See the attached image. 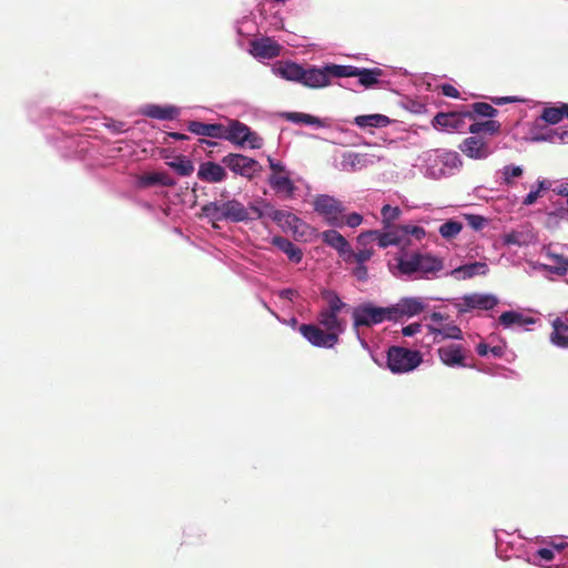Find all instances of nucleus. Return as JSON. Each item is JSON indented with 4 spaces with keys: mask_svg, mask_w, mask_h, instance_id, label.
<instances>
[{
    "mask_svg": "<svg viewBox=\"0 0 568 568\" xmlns=\"http://www.w3.org/2000/svg\"><path fill=\"white\" fill-rule=\"evenodd\" d=\"M186 128L193 134L212 139H223L225 132V125L221 123H203L200 121H190Z\"/></svg>",
    "mask_w": 568,
    "mask_h": 568,
    "instance_id": "16",
    "label": "nucleus"
},
{
    "mask_svg": "<svg viewBox=\"0 0 568 568\" xmlns=\"http://www.w3.org/2000/svg\"><path fill=\"white\" fill-rule=\"evenodd\" d=\"M462 229H463L462 223H459L457 221L449 220L439 226V234L444 239L449 240V239L456 237L460 233Z\"/></svg>",
    "mask_w": 568,
    "mask_h": 568,
    "instance_id": "39",
    "label": "nucleus"
},
{
    "mask_svg": "<svg viewBox=\"0 0 568 568\" xmlns=\"http://www.w3.org/2000/svg\"><path fill=\"white\" fill-rule=\"evenodd\" d=\"M223 139L240 146L248 143L252 149H260L263 145V139L239 120H231L230 124L225 125Z\"/></svg>",
    "mask_w": 568,
    "mask_h": 568,
    "instance_id": "5",
    "label": "nucleus"
},
{
    "mask_svg": "<svg viewBox=\"0 0 568 568\" xmlns=\"http://www.w3.org/2000/svg\"><path fill=\"white\" fill-rule=\"evenodd\" d=\"M429 320L436 324H440L448 320V315L442 314L439 312H433L429 316Z\"/></svg>",
    "mask_w": 568,
    "mask_h": 568,
    "instance_id": "55",
    "label": "nucleus"
},
{
    "mask_svg": "<svg viewBox=\"0 0 568 568\" xmlns=\"http://www.w3.org/2000/svg\"><path fill=\"white\" fill-rule=\"evenodd\" d=\"M539 195V191H530L524 199L523 204L527 206L532 205L537 201Z\"/></svg>",
    "mask_w": 568,
    "mask_h": 568,
    "instance_id": "53",
    "label": "nucleus"
},
{
    "mask_svg": "<svg viewBox=\"0 0 568 568\" xmlns=\"http://www.w3.org/2000/svg\"><path fill=\"white\" fill-rule=\"evenodd\" d=\"M295 291L294 290H291V288H286V290H283L281 293H280V296L283 297V298H287V300H292L293 296L295 295Z\"/></svg>",
    "mask_w": 568,
    "mask_h": 568,
    "instance_id": "62",
    "label": "nucleus"
},
{
    "mask_svg": "<svg viewBox=\"0 0 568 568\" xmlns=\"http://www.w3.org/2000/svg\"><path fill=\"white\" fill-rule=\"evenodd\" d=\"M541 119L549 124H557L562 120L561 105L545 108Z\"/></svg>",
    "mask_w": 568,
    "mask_h": 568,
    "instance_id": "41",
    "label": "nucleus"
},
{
    "mask_svg": "<svg viewBox=\"0 0 568 568\" xmlns=\"http://www.w3.org/2000/svg\"><path fill=\"white\" fill-rule=\"evenodd\" d=\"M428 332L433 334L435 337V342H438L437 336H440L442 339H463L462 329L455 325L453 322L446 323L443 326L438 327L433 324L426 325Z\"/></svg>",
    "mask_w": 568,
    "mask_h": 568,
    "instance_id": "23",
    "label": "nucleus"
},
{
    "mask_svg": "<svg viewBox=\"0 0 568 568\" xmlns=\"http://www.w3.org/2000/svg\"><path fill=\"white\" fill-rule=\"evenodd\" d=\"M225 169L215 162H203L197 170L199 180L206 183H219L226 179Z\"/></svg>",
    "mask_w": 568,
    "mask_h": 568,
    "instance_id": "15",
    "label": "nucleus"
},
{
    "mask_svg": "<svg viewBox=\"0 0 568 568\" xmlns=\"http://www.w3.org/2000/svg\"><path fill=\"white\" fill-rule=\"evenodd\" d=\"M275 72L285 80L300 83H302V80L305 77V69L294 62H285L280 64Z\"/></svg>",
    "mask_w": 568,
    "mask_h": 568,
    "instance_id": "25",
    "label": "nucleus"
},
{
    "mask_svg": "<svg viewBox=\"0 0 568 568\" xmlns=\"http://www.w3.org/2000/svg\"><path fill=\"white\" fill-rule=\"evenodd\" d=\"M390 314L389 306L381 307L372 303L362 304L353 311L354 328H358L359 326L369 327L383 323L384 321H390Z\"/></svg>",
    "mask_w": 568,
    "mask_h": 568,
    "instance_id": "6",
    "label": "nucleus"
},
{
    "mask_svg": "<svg viewBox=\"0 0 568 568\" xmlns=\"http://www.w3.org/2000/svg\"><path fill=\"white\" fill-rule=\"evenodd\" d=\"M423 356L419 351L392 346L387 352V365L393 373H407L420 365Z\"/></svg>",
    "mask_w": 568,
    "mask_h": 568,
    "instance_id": "3",
    "label": "nucleus"
},
{
    "mask_svg": "<svg viewBox=\"0 0 568 568\" xmlns=\"http://www.w3.org/2000/svg\"><path fill=\"white\" fill-rule=\"evenodd\" d=\"M176 181L165 172H152L140 175L138 178V186L141 189L151 187L153 185H162L172 187Z\"/></svg>",
    "mask_w": 568,
    "mask_h": 568,
    "instance_id": "20",
    "label": "nucleus"
},
{
    "mask_svg": "<svg viewBox=\"0 0 568 568\" xmlns=\"http://www.w3.org/2000/svg\"><path fill=\"white\" fill-rule=\"evenodd\" d=\"M535 322H536L535 318L524 317L523 314L514 312V311L504 312L499 316V323L505 327H509L514 324H517V325L534 324Z\"/></svg>",
    "mask_w": 568,
    "mask_h": 568,
    "instance_id": "33",
    "label": "nucleus"
},
{
    "mask_svg": "<svg viewBox=\"0 0 568 568\" xmlns=\"http://www.w3.org/2000/svg\"><path fill=\"white\" fill-rule=\"evenodd\" d=\"M363 222V216L358 213H351L346 216H344V225H347L349 227H357Z\"/></svg>",
    "mask_w": 568,
    "mask_h": 568,
    "instance_id": "45",
    "label": "nucleus"
},
{
    "mask_svg": "<svg viewBox=\"0 0 568 568\" xmlns=\"http://www.w3.org/2000/svg\"><path fill=\"white\" fill-rule=\"evenodd\" d=\"M272 244L284 252L292 262L300 263L302 261V250L288 239L284 236H274L272 239Z\"/></svg>",
    "mask_w": 568,
    "mask_h": 568,
    "instance_id": "24",
    "label": "nucleus"
},
{
    "mask_svg": "<svg viewBox=\"0 0 568 568\" xmlns=\"http://www.w3.org/2000/svg\"><path fill=\"white\" fill-rule=\"evenodd\" d=\"M202 214L213 221L248 222L250 211L243 203L233 199L226 202H210L202 206Z\"/></svg>",
    "mask_w": 568,
    "mask_h": 568,
    "instance_id": "2",
    "label": "nucleus"
},
{
    "mask_svg": "<svg viewBox=\"0 0 568 568\" xmlns=\"http://www.w3.org/2000/svg\"><path fill=\"white\" fill-rule=\"evenodd\" d=\"M547 256L556 263V265L545 266L550 273L562 276L568 272V257L550 252Z\"/></svg>",
    "mask_w": 568,
    "mask_h": 568,
    "instance_id": "36",
    "label": "nucleus"
},
{
    "mask_svg": "<svg viewBox=\"0 0 568 568\" xmlns=\"http://www.w3.org/2000/svg\"><path fill=\"white\" fill-rule=\"evenodd\" d=\"M353 275L362 282H365L368 277V270L364 264H357V266L353 270Z\"/></svg>",
    "mask_w": 568,
    "mask_h": 568,
    "instance_id": "47",
    "label": "nucleus"
},
{
    "mask_svg": "<svg viewBox=\"0 0 568 568\" xmlns=\"http://www.w3.org/2000/svg\"><path fill=\"white\" fill-rule=\"evenodd\" d=\"M523 168L518 165H506L503 169L504 182L506 185L513 184L514 178H519L523 175Z\"/></svg>",
    "mask_w": 568,
    "mask_h": 568,
    "instance_id": "42",
    "label": "nucleus"
},
{
    "mask_svg": "<svg viewBox=\"0 0 568 568\" xmlns=\"http://www.w3.org/2000/svg\"><path fill=\"white\" fill-rule=\"evenodd\" d=\"M300 333L316 347H333L338 342L336 332L327 333L314 324H302Z\"/></svg>",
    "mask_w": 568,
    "mask_h": 568,
    "instance_id": "11",
    "label": "nucleus"
},
{
    "mask_svg": "<svg viewBox=\"0 0 568 568\" xmlns=\"http://www.w3.org/2000/svg\"><path fill=\"white\" fill-rule=\"evenodd\" d=\"M250 213H251V219L250 221H254V220H260L263 217V211L261 207H258L257 205L255 204H251L248 207H246Z\"/></svg>",
    "mask_w": 568,
    "mask_h": 568,
    "instance_id": "50",
    "label": "nucleus"
},
{
    "mask_svg": "<svg viewBox=\"0 0 568 568\" xmlns=\"http://www.w3.org/2000/svg\"><path fill=\"white\" fill-rule=\"evenodd\" d=\"M322 241L336 250L338 256L344 261L346 255H349L351 244L349 242L337 231L327 230L321 233Z\"/></svg>",
    "mask_w": 568,
    "mask_h": 568,
    "instance_id": "17",
    "label": "nucleus"
},
{
    "mask_svg": "<svg viewBox=\"0 0 568 568\" xmlns=\"http://www.w3.org/2000/svg\"><path fill=\"white\" fill-rule=\"evenodd\" d=\"M268 183L276 193H283L286 197H292L296 190L293 181L284 173L272 174Z\"/></svg>",
    "mask_w": 568,
    "mask_h": 568,
    "instance_id": "22",
    "label": "nucleus"
},
{
    "mask_svg": "<svg viewBox=\"0 0 568 568\" xmlns=\"http://www.w3.org/2000/svg\"><path fill=\"white\" fill-rule=\"evenodd\" d=\"M499 300L494 294L471 293L464 295L455 306L459 313H467L473 310L489 311L497 306Z\"/></svg>",
    "mask_w": 568,
    "mask_h": 568,
    "instance_id": "9",
    "label": "nucleus"
},
{
    "mask_svg": "<svg viewBox=\"0 0 568 568\" xmlns=\"http://www.w3.org/2000/svg\"><path fill=\"white\" fill-rule=\"evenodd\" d=\"M467 118L464 112H439L433 119L434 128L459 130L464 126V119Z\"/></svg>",
    "mask_w": 568,
    "mask_h": 568,
    "instance_id": "19",
    "label": "nucleus"
},
{
    "mask_svg": "<svg viewBox=\"0 0 568 568\" xmlns=\"http://www.w3.org/2000/svg\"><path fill=\"white\" fill-rule=\"evenodd\" d=\"M489 267L484 262H474L469 264L460 265L450 272V275L456 280H467L475 275H486Z\"/></svg>",
    "mask_w": 568,
    "mask_h": 568,
    "instance_id": "21",
    "label": "nucleus"
},
{
    "mask_svg": "<svg viewBox=\"0 0 568 568\" xmlns=\"http://www.w3.org/2000/svg\"><path fill=\"white\" fill-rule=\"evenodd\" d=\"M505 243L506 244H518L517 234L516 233H509L505 236Z\"/></svg>",
    "mask_w": 568,
    "mask_h": 568,
    "instance_id": "61",
    "label": "nucleus"
},
{
    "mask_svg": "<svg viewBox=\"0 0 568 568\" xmlns=\"http://www.w3.org/2000/svg\"><path fill=\"white\" fill-rule=\"evenodd\" d=\"M375 235H378L377 230L362 232L357 236V242L361 245L366 246L371 241H376Z\"/></svg>",
    "mask_w": 568,
    "mask_h": 568,
    "instance_id": "46",
    "label": "nucleus"
},
{
    "mask_svg": "<svg viewBox=\"0 0 568 568\" xmlns=\"http://www.w3.org/2000/svg\"><path fill=\"white\" fill-rule=\"evenodd\" d=\"M374 255L373 248H363L358 252H354V250L349 248V255H346L344 258L345 263H357V264H364L365 262L369 261L372 256Z\"/></svg>",
    "mask_w": 568,
    "mask_h": 568,
    "instance_id": "37",
    "label": "nucleus"
},
{
    "mask_svg": "<svg viewBox=\"0 0 568 568\" xmlns=\"http://www.w3.org/2000/svg\"><path fill=\"white\" fill-rule=\"evenodd\" d=\"M222 164L235 174L247 179H252L262 169L256 160L240 153H230L225 155L222 159Z\"/></svg>",
    "mask_w": 568,
    "mask_h": 568,
    "instance_id": "8",
    "label": "nucleus"
},
{
    "mask_svg": "<svg viewBox=\"0 0 568 568\" xmlns=\"http://www.w3.org/2000/svg\"><path fill=\"white\" fill-rule=\"evenodd\" d=\"M440 362L448 367H466V349L459 344H448L437 349Z\"/></svg>",
    "mask_w": 568,
    "mask_h": 568,
    "instance_id": "14",
    "label": "nucleus"
},
{
    "mask_svg": "<svg viewBox=\"0 0 568 568\" xmlns=\"http://www.w3.org/2000/svg\"><path fill=\"white\" fill-rule=\"evenodd\" d=\"M354 123L359 128H384L390 123V120L383 114L357 115Z\"/></svg>",
    "mask_w": 568,
    "mask_h": 568,
    "instance_id": "29",
    "label": "nucleus"
},
{
    "mask_svg": "<svg viewBox=\"0 0 568 568\" xmlns=\"http://www.w3.org/2000/svg\"><path fill=\"white\" fill-rule=\"evenodd\" d=\"M465 217L468 225L475 231L481 230L486 223V219L481 215L468 214Z\"/></svg>",
    "mask_w": 568,
    "mask_h": 568,
    "instance_id": "44",
    "label": "nucleus"
},
{
    "mask_svg": "<svg viewBox=\"0 0 568 568\" xmlns=\"http://www.w3.org/2000/svg\"><path fill=\"white\" fill-rule=\"evenodd\" d=\"M314 211L324 216L328 225L334 227L344 226L343 213L345 207L343 203L327 194L317 195L314 200Z\"/></svg>",
    "mask_w": 568,
    "mask_h": 568,
    "instance_id": "4",
    "label": "nucleus"
},
{
    "mask_svg": "<svg viewBox=\"0 0 568 568\" xmlns=\"http://www.w3.org/2000/svg\"><path fill=\"white\" fill-rule=\"evenodd\" d=\"M285 216H287V217H293L294 220H297L294 215H292V214H290V213H288V214H286V213H284L283 211H278V210H276V211H274V212H273L272 219H273L274 221L281 222Z\"/></svg>",
    "mask_w": 568,
    "mask_h": 568,
    "instance_id": "57",
    "label": "nucleus"
},
{
    "mask_svg": "<svg viewBox=\"0 0 568 568\" xmlns=\"http://www.w3.org/2000/svg\"><path fill=\"white\" fill-rule=\"evenodd\" d=\"M396 271L392 270V273L395 276L412 277L414 274L418 273V277L427 278L428 275H435L444 267V262L442 258L423 253H413L406 257L398 256L396 257Z\"/></svg>",
    "mask_w": 568,
    "mask_h": 568,
    "instance_id": "1",
    "label": "nucleus"
},
{
    "mask_svg": "<svg viewBox=\"0 0 568 568\" xmlns=\"http://www.w3.org/2000/svg\"><path fill=\"white\" fill-rule=\"evenodd\" d=\"M550 187V183L546 180H542V181H538V189L536 191H539V193L541 191H546Z\"/></svg>",
    "mask_w": 568,
    "mask_h": 568,
    "instance_id": "64",
    "label": "nucleus"
},
{
    "mask_svg": "<svg viewBox=\"0 0 568 568\" xmlns=\"http://www.w3.org/2000/svg\"><path fill=\"white\" fill-rule=\"evenodd\" d=\"M168 165L178 172L181 176H189L194 171V165L191 160L185 156H176L174 161L169 162Z\"/></svg>",
    "mask_w": 568,
    "mask_h": 568,
    "instance_id": "35",
    "label": "nucleus"
},
{
    "mask_svg": "<svg viewBox=\"0 0 568 568\" xmlns=\"http://www.w3.org/2000/svg\"><path fill=\"white\" fill-rule=\"evenodd\" d=\"M267 161L270 163L271 170L273 171L272 174L284 173L285 168L283 166L282 163L275 162L271 156L267 158Z\"/></svg>",
    "mask_w": 568,
    "mask_h": 568,
    "instance_id": "52",
    "label": "nucleus"
},
{
    "mask_svg": "<svg viewBox=\"0 0 568 568\" xmlns=\"http://www.w3.org/2000/svg\"><path fill=\"white\" fill-rule=\"evenodd\" d=\"M285 119L294 122V123H302L303 113L300 112H288L284 114Z\"/></svg>",
    "mask_w": 568,
    "mask_h": 568,
    "instance_id": "56",
    "label": "nucleus"
},
{
    "mask_svg": "<svg viewBox=\"0 0 568 568\" xmlns=\"http://www.w3.org/2000/svg\"><path fill=\"white\" fill-rule=\"evenodd\" d=\"M367 164V158L365 154L356 152H347L343 154L342 166L347 172H355L362 170Z\"/></svg>",
    "mask_w": 568,
    "mask_h": 568,
    "instance_id": "28",
    "label": "nucleus"
},
{
    "mask_svg": "<svg viewBox=\"0 0 568 568\" xmlns=\"http://www.w3.org/2000/svg\"><path fill=\"white\" fill-rule=\"evenodd\" d=\"M169 136L174 140H189V136L186 134L179 133V132H170Z\"/></svg>",
    "mask_w": 568,
    "mask_h": 568,
    "instance_id": "63",
    "label": "nucleus"
},
{
    "mask_svg": "<svg viewBox=\"0 0 568 568\" xmlns=\"http://www.w3.org/2000/svg\"><path fill=\"white\" fill-rule=\"evenodd\" d=\"M281 45L271 38H263L252 42V52L255 57L273 59L280 55Z\"/></svg>",
    "mask_w": 568,
    "mask_h": 568,
    "instance_id": "18",
    "label": "nucleus"
},
{
    "mask_svg": "<svg viewBox=\"0 0 568 568\" xmlns=\"http://www.w3.org/2000/svg\"><path fill=\"white\" fill-rule=\"evenodd\" d=\"M399 232L400 235H413L417 240H422L426 235V232L423 227L413 225L402 226L399 227Z\"/></svg>",
    "mask_w": 568,
    "mask_h": 568,
    "instance_id": "43",
    "label": "nucleus"
},
{
    "mask_svg": "<svg viewBox=\"0 0 568 568\" xmlns=\"http://www.w3.org/2000/svg\"><path fill=\"white\" fill-rule=\"evenodd\" d=\"M470 111H465L464 114L470 119L474 120L476 116H484L493 119L497 115L498 111L490 104L486 102H476L470 105Z\"/></svg>",
    "mask_w": 568,
    "mask_h": 568,
    "instance_id": "30",
    "label": "nucleus"
},
{
    "mask_svg": "<svg viewBox=\"0 0 568 568\" xmlns=\"http://www.w3.org/2000/svg\"><path fill=\"white\" fill-rule=\"evenodd\" d=\"M537 554L541 559L547 561L552 560L555 556L554 551L548 548H540Z\"/></svg>",
    "mask_w": 568,
    "mask_h": 568,
    "instance_id": "54",
    "label": "nucleus"
},
{
    "mask_svg": "<svg viewBox=\"0 0 568 568\" xmlns=\"http://www.w3.org/2000/svg\"><path fill=\"white\" fill-rule=\"evenodd\" d=\"M336 64H326L323 68L311 67L305 69V77L302 84L312 89H320L327 87L331 83V78H336L333 69Z\"/></svg>",
    "mask_w": 568,
    "mask_h": 568,
    "instance_id": "13",
    "label": "nucleus"
},
{
    "mask_svg": "<svg viewBox=\"0 0 568 568\" xmlns=\"http://www.w3.org/2000/svg\"><path fill=\"white\" fill-rule=\"evenodd\" d=\"M420 329H422V324L412 323V324L403 327L402 333L404 336H413V335L419 333Z\"/></svg>",
    "mask_w": 568,
    "mask_h": 568,
    "instance_id": "49",
    "label": "nucleus"
},
{
    "mask_svg": "<svg viewBox=\"0 0 568 568\" xmlns=\"http://www.w3.org/2000/svg\"><path fill=\"white\" fill-rule=\"evenodd\" d=\"M440 89H442V93L445 97L457 99L460 95L459 91L452 84H448V83L443 84Z\"/></svg>",
    "mask_w": 568,
    "mask_h": 568,
    "instance_id": "48",
    "label": "nucleus"
},
{
    "mask_svg": "<svg viewBox=\"0 0 568 568\" xmlns=\"http://www.w3.org/2000/svg\"><path fill=\"white\" fill-rule=\"evenodd\" d=\"M382 222L384 224V227L385 229H389L390 227V224L392 222H394L395 220H397L400 215V210L396 206V207H393L388 204L384 205L382 207Z\"/></svg>",
    "mask_w": 568,
    "mask_h": 568,
    "instance_id": "40",
    "label": "nucleus"
},
{
    "mask_svg": "<svg viewBox=\"0 0 568 568\" xmlns=\"http://www.w3.org/2000/svg\"><path fill=\"white\" fill-rule=\"evenodd\" d=\"M143 114L158 120H173L179 115V109L175 106L149 104L143 109Z\"/></svg>",
    "mask_w": 568,
    "mask_h": 568,
    "instance_id": "26",
    "label": "nucleus"
},
{
    "mask_svg": "<svg viewBox=\"0 0 568 568\" xmlns=\"http://www.w3.org/2000/svg\"><path fill=\"white\" fill-rule=\"evenodd\" d=\"M333 73L336 78H358V82L364 88H372L377 84L379 78L383 75V70L379 68L365 69L354 65H335Z\"/></svg>",
    "mask_w": 568,
    "mask_h": 568,
    "instance_id": "7",
    "label": "nucleus"
},
{
    "mask_svg": "<svg viewBox=\"0 0 568 568\" xmlns=\"http://www.w3.org/2000/svg\"><path fill=\"white\" fill-rule=\"evenodd\" d=\"M377 234L378 235H375V239L378 246L382 248H386L390 245H398L402 241L399 227L389 230L387 232H381L377 230Z\"/></svg>",
    "mask_w": 568,
    "mask_h": 568,
    "instance_id": "34",
    "label": "nucleus"
},
{
    "mask_svg": "<svg viewBox=\"0 0 568 568\" xmlns=\"http://www.w3.org/2000/svg\"><path fill=\"white\" fill-rule=\"evenodd\" d=\"M459 150L468 158L475 160H484L488 158L493 151L488 141L483 135L473 134L466 138L459 145Z\"/></svg>",
    "mask_w": 568,
    "mask_h": 568,
    "instance_id": "12",
    "label": "nucleus"
},
{
    "mask_svg": "<svg viewBox=\"0 0 568 568\" xmlns=\"http://www.w3.org/2000/svg\"><path fill=\"white\" fill-rule=\"evenodd\" d=\"M551 342L560 347H568V325L561 320L554 321Z\"/></svg>",
    "mask_w": 568,
    "mask_h": 568,
    "instance_id": "31",
    "label": "nucleus"
},
{
    "mask_svg": "<svg viewBox=\"0 0 568 568\" xmlns=\"http://www.w3.org/2000/svg\"><path fill=\"white\" fill-rule=\"evenodd\" d=\"M489 353L494 357L499 358L504 355L505 348L503 346H493V347H489Z\"/></svg>",
    "mask_w": 568,
    "mask_h": 568,
    "instance_id": "58",
    "label": "nucleus"
},
{
    "mask_svg": "<svg viewBox=\"0 0 568 568\" xmlns=\"http://www.w3.org/2000/svg\"><path fill=\"white\" fill-rule=\"evenodd\" d=\"M337 313L322 310L318 314V322L323 325L327 333L336 332L337 335L344 331L343 322L338 318Z\"/></svg>",
    "mask_w": 568,
    "mask_h": 568,
    "instance_id": "27",
    "label": "nucleus"
},
{
    "mask_svg": "<svg viewBox=\"0 0 568 568\" xmlns=\"http://www.w3.org/2000/svg\"><path fill=\"white\" fill-rule=\"evenodd\" d=\"M302 123L308 125H322V121L318 118L306 113H303Z\"/></svg>",
    "mask_w": 568,
    "mask_h": 568,
    "instance_id": "51",
    "label": "nucleus"
},
{
    "mask_svg": "<svg viewBox=\"0 0 568 568\" xmlns=\"http://www.w3.org/2000/svg\"><path fill=\"white\" fill-rule=\"evenodd\" d=\"M476 351L479 356H487L489 354V346L485 343H479Z\"/></svg>",
    "mask_w": 568,
    "mask_h": 568,
    "instance_id": "59",
    "label": "nucleus"
},
{
    "mask_svg": "<svg viewBox=\"0 0 568 568\" xmlns=\"http://www.w3.org/2000/svg\"><path fill=\"white\" fill-rule=\"evenodd\" d=\"M501 124L493 119H489L484 122H475L469 126V132L471 134L488 133L489 135H494L500 132Z\"/></svg>",
    "mask_w": 568,
    "mask_h": 568,
    "instance_id": "32",
    "label": "nucleus"
},
{
    "mask_svg": "<svg viewBox=\"0 0 568 568\" xmlns=\"http://www.w3.org/2000/svg\"><path fill=\"white\" fill-rule=\"evenodd\" d=\"M427 304L423 297H403L396 304L389 306L390 321L397 322L403 317H413L420 314Z\"/></svg>",
    "mask_w": 568,
    "mask_h": 568,
    "instance_id": "10",
    "label": "nucleus"
},
{
    "mask_svg": "<svg viewBox=\"0 0 568 568\" xmlns=\"http://www.w3.org/2000/svg\"><path fill=\"white\" fill-rule=\"evenodd\" d=\"M514 101H516V99L513 97H503V98L493 99V102L496 103L497 105H501V104L514 102Z\"/></svg>",
    "mask_w": 568,
    "mask_h": 568,
    "instance_id": "60",
    "label": "nucleus"
},
{
    "mask_svg": "<svg viewBox=\"0 0 568 568\" xmlns=\"http://www.w3.org/2000/svg\"><path fill=\"white\" fill-rule=\"evenodd\" d=\"M323 298L327 302L326 311L332 313H339L342 308L345 306V303L342 302L337 293L334 291H324Z\"/></svg>",
    "mask_w": 568,
    "mask_h": 568,
    "instance_id": "38",
    "label": "nucleus"
}]
</instances>
